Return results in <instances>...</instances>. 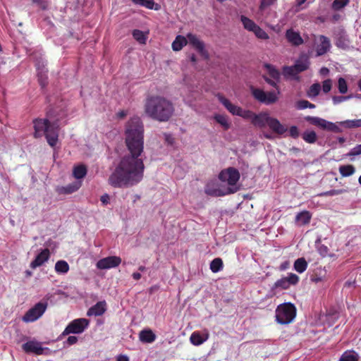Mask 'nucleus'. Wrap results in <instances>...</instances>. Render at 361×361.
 <instances>
[{
  "mask_svg": "<svg viewBox=\"0 0 361 361\" xmlns=\"http://www.w3.org/2000/svg\"><path fill=\"white\" fill-rule=\"evenodd\" d=\"M126 144L130 154L123 156L109 178L114 188L131 187L143 178L145 164L140 156L144 150V126L138 116L131 118L126 125Z\"/></svg>",
  "mask_w": 361,
  "mask_h": 361,
  "instance_id": "nucleus-1",
  "label": "nucleus"
},
{
  "mask_svg": "<svg viewBox=\"0 0 361 361\" xmlns=\"http://www.w3.org/2000/svg\"><path fill=\"white\" fill-rule=\"evenodd\" d=\"M145 111L150 118L161 122L167 121L174 111L172 102L161 96H151L146 99Z\"/></svg>",
  "mask_w": 361,
  "mask_h": 361,
  "instance_id": "nucleus-2",
  "label": "nucleus"
},
{
  "mask_svg": "<svg viewBox=\"0 0 361 361\" xmlns=\"http://www.w3.org/2000/svg\"><path fill=\"white\" fill-rule=\"evenodd\" d=\"M32 123L34 137L40 138L44 135L48 144L51 147H55L59 140V128L57 123H51L47 118H35Z\"/></svg>",
  "mask_w": 361,
  "mask_h": 361,
  "instance_id": "nucleus-3",
  "label": "nucleus"
},
{
  "mask_svg": "<svg viewBox=\"0 0 361 361\" xmlns=\"http://www.w3.org/2000/svg\"><path fill=\"white\" fill-rule=\"evenodd\" d=\"M263 78L269 85L276 88V92L270 91L265 92L261 89L252 87L251 89L252 94L256 100L261 103L265 104H274L278 100V95L280 94V90L278 85L280 80H276L273 78L271 79L266 75H263Z\"/></svg>",
  "mask_w": 361,
  "mask_h": 361,
  "instance_id": "nucleus-4",
  "label": "nucleus"
},
{
  "mask_svg": "<svg viewBox=\"0 0 361 361\" xmlns=\"http://www.w3.org/2000/svg\"><path fill=\"white\" fill-rule=\"evenodd\" d=\"M296 315V308L290 302L283 303L278 306L276 310V320L279 324H288Z\"/></svg>",
  "mask_w": 361,
  "mask_h": 361,
  "instance_id": "nucleus-5",
  "label": "nucleus"
},
{
  "mask_svg": "<svg viewBox=\"0 0 361 361\" xmlns=\"http://www.w3.org/2000/svg\"><path fill=\"white\" fill-rule=\"evenodd\" d=\"M89 324V320L85 318L74 319L66 327L61 334V336L68 335L70 334H82L88 327Z\"/></svg>",
  "mask_w": 361,
  "mask_h": 361,
  "instance_id": "nucleus-6",
  "label": "nucleus"
},
{
  "mask_svg": "<svg viewBox=\"0 0 361 361\" xmlns=\"http://www.w3.org/2000/svg\"><path fill=\"white\" fill-rule=\"evenodd\" d=\"M305 119L310 124L318 126L323 130H326L334 133H340L341 131L340 128L336 123L319 117L308 116H306Z\"/></svg>",
  "mask_w": 361,
  "mask_h": 361,
  "instance_id": "nucleus-7",
  "label": "nucleus"
},
{
  "mask_svg": "<svg viewBox=\"0 0 361 361\" xmlns=\"http://www.w3.org/2000/svg\"><path fill=\"white\" fill-rule=\"evenodd\" d=\"M47 307V302L37 303L25 313L23 317V320L25 322H33L36 321L44 313Z\"/></svg>",
  "mask_w": 361,
  "mask_h": 361,
  "instance_id": "nucleus-8",
  "label": "nucleus"
},
{
  "mask_svg": "<svg viewBox=\"0 0 361 361\" xmlns=\"http://www.w3.org/2000/svg\"><path fill=\"white\" fill-rule=\"evenodd\" d=\"M240 173L238 169L229 167L221 171L219 178L226 182L229 185H235L240 179Z\"/></svg>",
  "mask_w": 361,
  "mask_h": 361,
  "instance_id": "nucleus-9",
  "label": "nucleus"
},
{
  "mask_svg": "<svg viewBox=\"0 0 361 361\" xmlns=\"http://www.w3.org/2000/svg\"><path fill=\"white\" fill-rule=\"evenodd\" d=\"M188 43H189L204 59L209 58L208 51L205 49L204 43L199 37L192 33H188Z\"/></svg>",
  "mask_w": 361,
  "mask_h": 361,
  "instance_id": "nucleus-10",
  "label": "nucleus"
},
{
  "mask_svg": "<svg viewBox=\"0 0 361 361\" xmlns=\"http://www.w3.org/2000/svg\"><path fill=\"white\" fill-rule=\"evenodd\" d=\"M22 348L27 353H35L36 355L47 354V352L49 351L48 348L42 347L40 342L35 340L25 343L22 345Z\"/></svg>",
  "mask_w": 361,
  "mask_h": 361,
  "instance_id": "nucleus-11",
  "label": "nucleus"
},
{
  "mask_svg": "<svg viewBox=\"0 0 361 361\" xmlns=\"http://www.w3.org/2000/svg\"><path fill=\"white\" fill-rule=\"evenodd\" d=\"M121 262L119 257L111 256L103 258L97 262V267L99 269H107L118 267Z\"/></svg>",
  "mask_w": 361,
  "mask_h": 361,
  "instance_id": "nucleus-12",
  "label": "nucleus"
},
{
  "mask_svg": "<svg viewBox=\"0 0 361 361\" xmlns=\"http://www.w3.org/2000/svg\"><path fill=\"white\" fill-rule=\"evenodd\" d=\"M299 281V277L295 274H289L287 277L277 280L274 283L275 288L288 289L291 285H295Z\"/></svg>",
  "mask_w": 361,
  "mask_h": 361,
  "instance_id": "nucleus-13",
  "label": "nucleus"
},
{
  "mask_svg": "<svg viewBox=\"0 0 361 361\" xmlns=\"http://www.w3.org/2000/svg\"><path fill=\"white\" fill-rule=\"evenodd\" d=\"M319 43L316 46V52L317 56H322L327 53L331 48V42L330 39L324 36L319 35L318 37Z\"/></svg>",
  "mask_w": 361,
  "mask_h": 361,
  "instance_id": "nucleus-14",
  "label": "nucleus"
},
{
  "mask_svg": "<svg viewBox=\"0 0 361 361\" xmlns=\"http://www.w3.org/2000/svg\"><path fill=\"white\" fill-rule=\"evenodd\" d=\"M218 100L224 106V107L233 115L238 116L241 111V107L233 104L223 94L218 93L216 94Z\"/></svg>",
  "mask_w": 361,
  "mask_h": 361,
  "instance_id": "nucleus-15",
  "label": "nucleus"
},
{
  "mask_svg": "<svg viewBox=\"0 0 361 361\" xmlns=\"http://www.w3.org/2000/svg\"><path fill=\"white\" fill-rule=\"evenodd\" d=\"M50 252L49 249L46 248L42 250L35 257V259L30 263L32 269H36L42 266L49 258Z\"/></svg>",
  "mask_w": 361,
  "mask_h": 361,
  "instance_id": "nucleus-16",
  "label": "nucleus"
},
{
  "mask_svg": "<svg viewBox=\"0 0 361 361\" xmlns=\"http://www.w3.org/2000/svg\"><path fill=\"white\" fill-rule=\"evenodd\" d=\"M286 38L293 46H299L303 44V39L298 32L293 29H288L286 32Z\"/></svg>",
  "mask_w": 361,
  "mask_h": 361,
  "instance_id": "nucleus-17",
  "label": "nucleus"
},
{
  "mask_svg": "<svg viewBox=\"0 0 361 361\" xmlns=\"http://www.w3.org/2000/svg\"><path fill=\"white\" fill-rule=\"evenodd\" d=\"M106 310V303L104 301L97 302L94 305L91 307L87 312V315L90 316H101Z\"/></svg>",
  "mask_w": 361,
  "mask_h": 361,
  "instance_id": "nucleus-18",
  "label": "nucleus"
},
{
  "mask_svg": "<svg viewBox=\"0 0 361 361\" xmlns=\"http://www.w3.org/2000/svg\"><path fill=\"white\" fill-rule=\"evenodd\" d=\"M267 125L273 132L279 135H283L287 130V128L283 125H282L277 118H275L270 117V118L268 120Z\"/></svg>",
  "mask_w": 361,
  "mask_h": 361,
  "instance_id": "nucleus-19",
  "label": "nucleus"
},
{
  "mask_svg": "<svg viewBox=\"0 0 361 361\" xmlns=\"http://www.w3.org/2000/svg\"><path fill=\"white\" fill-rule=\"evenodd\" d=\"M35 66L37 70L41 69V72L38 73V82L42 87H44L47 85V77L43 73V69L44 68V63L43 59H36Z\"/></svg>",
  "mask_w": 361,
  "mask_h": 361,
  "instance_id": "nucleus-20",
  "label": "nucleus"
},
{
  "mask_svg": "<svg viewBox=\"0 0 361 361\" xmlns=\"http://www.w3.org/2000/svg\"><path fill=\"white\" fill-rule=\"evenodd\" d=\"M269 118H270V116L267 113L255 114L252 124L256 127L264 128L268 124Z\"/></svg>",
  "mask_w": 361,
  "mask_h": 361,
  "instance_id": "nucleus-21",
  "label": "nucleus"
},
{
  "mask_svg": "<svg viewBox=\"0 0 361 361\" xmlns=\"http://www.w3.org/2000/svg\"><path fill=\"white\" fill-rule=\"evenodd\" d=\"M81 181H75L66 186H62L58 189L60 194H72L77 191L81 187Z\"/></svg>",
  "mask_w": 361,
  "mask_h": 361,
  "instance_id": "nucleus-22",
  "label": "nucleus"
},
{
  "mask_svg": "<svg viewBox=\"0 0 361 361\" xmlns=\"http://www.w3.org/2000/svg\"><path fill=\"white\" fill-rule=\"evenodd\" d=\"M140 340L142 343H150L155 341L156 336L150 329H145L140 332Z\"/></svg>",
  "mask_w": 361,
  "mask_h": 361,
  "instance_id": "nucleus-23",
  "label": "nucleus"
},
{
  "mask_svg": "<svg viewBox=\"0 0 361 361\" xmlns=\"http://www.w3.org/2000/svg\"><path fill=\"white\" fill-rule=\"evenodd\" d=\"M209 338V334L207 333L204 335H202L198 331L193 332L190 338V342L195 345H200L206 341Z\"/></svg>",
  "mask_w": 361,
  "mask_h": 361,
  "instance_id": "nucleus-24",
  "label": "nucleus"
},
{
  "mask_svg": "<svg viewBox=\"0 0 361 361\" xmlns=\"http://www.w3.org/2000/svg\"><path fill=\"white\" fill-rule=\"evenodd\" d=\"M188 44V37L178 35L175 40L172 43V49L173 51H180L183 49L184 46Z\"/></svg>",
  "mask_w": 361,
  "mask_h": 361,
  "instance_id": "nucleus-25",
  "label": "nucleus"
},
{
  "mask_svg": "<svg viewBox=\"0 0 361 361\" xmlns=\"http://www.w3.org/2000/svg\"><path fill=\"white\" fill-rule=\"evenodd\" d=\"M87 169L85 165L80 164L75 166L73 169V176L75 178L80 180L87 175Z\"/></svg>",
  "mask_w": 361,
  "mask_h": 361,
  "instance_id": "nucleus-26",
  "label": "nucleus"
},
{
  "mask_svg": "<svg viewBox=\"0 0 361 361\" xmlns=\"http://www.w3.org/2000/svg\"><path fill=\"white\" fill-rule=\"evenodd\" d=\"M312 218V214L308 211H303L297 214L295 221L299 224H308Z\"/></svg>",
  "mask_w": 361,
  "mask_h": 361,
  "instance_id": "nucleus-27",
  "label": "nucleus"
},
{
  "mask_svg": "<svg viewBox=\"0 0 361 361\" xmlns=\"http://www.w3.org/2000/svg\"><path fill=\"white\" fill-rule=\"evenodd\" d=\"M264 67L267 69L270 78L276 80H280V72L274 66L269 63H265Z\"/></svg>",
  "mask_w": 361,
  "mask_h": 361,
  "instance_id": "nucleus-28",
  "label": "nucleus"
},
{
  "mask_svg": "<svg viewBox=\"0 0 361 361\" xmlns=\"http://www.w3.org/2000/svg\"><path fill=\"white\" fill-rule=\"evenodd\" d=\"M338 170L343 177L352 176L355 172L354 166L350 164L340 166Z\"/></svg>",
  "mask_w": 361,
  "mask_h": 361,
  "instance_id": "nucleus-29",
  "label": "nucleus"
},
{
  "mask_svg": "<svg viewBox=\"0 0 361 361\" xmlns=\"http://www.w3.org/2000/svg\"><path fill=\"white\" fill-rule=\"evenodd\" d=\"M307 267V263L305 258L301 257L296 259L294 262V269L298 273H303Z\"/></svg>",
  "mask_w": 361,
  "mask_h": 361,
  "instance_id": "nucleus-30",
  "label": "nucleus"
},
{
  "mask_svg": "<svg viewBox=\"0 0 361 361\" xmlns=\"http://www.w3.org/2000/svg\"><path fill=\"white\" fill-rule=\"evenodd\" d=\"M240 20L243 25L244 28L250 32H252L255 27L257 25L252 20L245 16H241Z\"/></svg>",
  "mask_w": 361,
  "mask_h": 361,
  "instance_id": "nucleus-31",
  "label": "nucleus"
},
{
  "mask_svg": "<svg viewBox=\"0 0 361 361\" xmlns=\"http://www.w3.org/2000/svg\"><path fill=\"white\" fill-rule=\"evenodd\" d=\"M302 139L309 144H313L316 142L317 140V135L313 130L305 131L302 135Z\"/></svg>",
  "mask_w": 361,
  "mask_h": 361,
  "instance_id": "nucleus-32",
  "label": "nucleus"
},
{
  "mask_svg": "<svg viewBox=\"0 0 361 361\" xmlns=\"http://www.w3.org/2000/svg\"><path fill=\"white\" fill-rule=\"evenodd\" d=\"M69 270V265L64 260H59L55 264V271L59 274H66Z\"/></svg>",
  "mask_w": 361,
  "mask_h": 361,
  "instance_id": "nucleus-33",
  "label": "nucleus"
},
{
  "mask_svg": "<svg viewBox=\"0 0 361 361\" xmlns=\"http://www.w3.org/2000/svg\"><path fill=\"white\" fill-rule=\"evenodd\" d=\"M340 361H358V355L355 351H345L341 355Z\"/></svg>",
  "mask_w": 361,
  "mask_h": 361,
  "instance_id": "nucleus-34",
  "label": "nucleus"
},
{
  "mask_svg": "<svg viewBox=\"0 0 361 361\" xmlns=\"http://www.w3.org/2000/svg\"><path fill=\"white\" fill-rule=\"evenodd\" d=\"M223 269V261L221 258H215L210 263V269L213 273H217Z\"/></svg>",
  "mask_w": 361,
  "mask_h": 361,
  "instance_id": "nucleus-35",
  "label": "nucleus"
},
{
  "mask_svg": "<svg viewBox=\"0 0 361 361\" xmlns=\"http://www.w3.org/2000/svg\"><path fill=\"white\" fill-rule=\"evenodd\" d=\"M132 2L135 4L140 5L144 6L149 9H153L154 6V0H131ZM155 10H157L158 8H154Z\"/></svg>",
  "mask_w": 361,
  "mask_h": 361,
  "instance_id": "nucleus-36",
  "label": "nucleus"
},
{
  "mask_svg": "<svg viewBox=\"0 0 361 361\" xmlns=\"http://www.w3.org/2000/svg\"><path fill=\"white\" fill-rule=\"evenodd\" d=\"M214 119L218 123L222 126L225 130H228L230 128V123L226 116L216 114L214 116Z\"/></svg>",
  "mask_w": 361,
  "mask_h": 361,
  "instance_id": "nucleus-37",
  "label": "nucleus"
},
{
  "mask_svg": "<svg viewBox=\"0 0 361 361\" xmlns=\"http://www.w3.org/2000/svg\"><path fill=\"white\" fill-rule=\"evenodd\" d=\"M133 37L140 44H145L146 43L147 37L144 32L140 30H134Z\"/></svg>",
  "mask_w": 361,
  "mask_h": 361,
  "instance_id": "nucleus-38",
  "label": "nucleus"
},
{
  "mask_svg": "<svg viewBox=\"0 0 361 361\" xmlns=\"http://www.w3.org/2000/svg\"><path fill=\"white\" fill-rule=\"evenodd\" d=\"M309 61H298L294 65L298 73L306 71L309 68Z\"/></svg>",
  "mask_w": 361,
  "mask_h": 361,
  "instance_id": "nucleus-39",
  "label": "nucleus"
},
{
  "mask_svg": "<svg viewBox=\"0 0 361 361\" xmlns=\"http://www.w3.org/2000/svg\"><path fill=\"white\" fill-rule=\"evenodd\" d=\"M204 192L206 194L214 197L223 196L225 195V193L222 192L219 189L212 188L209 185H207Z\"/></svg>",
  "mask_w": 361,
  "mask_h": 361,
  "instance_id": "nucleus-40",
  "label": "nucleus"
},
{
  "mask_svg": "<svg viewBox=\"0 0 361 361\" xmlns=\"http://www.w3.org/2000/svg\"><path fill=\"white\" fill-rule=\"evenodd\" d=\"M321 90V85L319 83H314L312 85L307 92V95L310 97H314L319 94Z\"/></svg>",
  "mask_w": 361,
  "mask_h": 361,
  "instance_id": "nucleus-41",
  "label": "nucleus"
},
{
  "mask_svg": "<svg viewBox=\"0 0 361 361\" xmlns=\"http://www.w3.org/2000/svg\"><path fill=\"white\" fill-rule=\"evenodd\" d=\"M252 32H254L255 36L259 39H269L268 34L258 25H257L255 27V28L253 30Z\"/></svg>",
  "mask_w": 361,
  "mask_h": 361,
  "instance_id": "nucleus-42",
  "label": "nucleus"
},
{
  "mask_svg": "<svg viewBox=\"0 0 361 361\" xmlns=\"http://www.w3.org/2000/svg\"><path fill=\"white\" fill-rule=\"evenodd\" d=\"M296 107L298 109H305L306 108L314 109L315 108V105L307 100L302 99L297 102Z\"/></svg>",
  "mask_w": 361,
  "mask_h": 361,
  "instance_id": "nucleus-43",
  "label": "nucleus"
},
{
  "mask_svg": "<svg viewBox=\"0 0 361 361\" xmlns=\"http://www.w3.org/2000/svg\"><path fill=\"white\" fill-rule=\"evenodd\" d=\"M338 89L341 94H345L348 92V85L343 78H339L338 80Z\"/></svg>",
  "mask_w": 361,
  "mask_h": 361,
  "instance_id": "nucleus-44",
  "label": "nucleus"
},
{
  "mask_svg": "<svg viewBox=\"0 0 361 361\" xmlns=\"http://www.w3.org/2000/svg\"><path fill=\"white\" fill-rule=\"evenodd\" d=\"M350 0H334L332 3V8L338 11L348 4Z\"/></svg>",
  "mask_w": 361,
  "mask_h": 361,
  "instance_id": "nucleus-45",
  "label": "nucleus"
},
{
  "mask_svg": "<svg viewBox=\"0 0 361 361\" xmlns=\"http://www.w3.org/2000/svg\"><path fill=\"white\" fill-rule=\"evenodd\" d=\"M342 123L348 128H358L361 127V119L348 120Z\"/></svg>",
  "mask_w": 361,
  "mask_h": 361,
  "instance_id": "nucleus-46",
  "label": "nucleus"
},
{
  "mask_svg": "<svg viewBox=\"0 0 361 361\" xmlns=\"http://www.w3.org/2000/svg\"><path fill=\"white\" fill-rule=\"evenodd\" d=\"M255 113L252 112L250 110H245L241 109L240 112L238 114V116H240L245 119H249L252 121Z\"/></svg>",
  "mask_w": 361,
  "mask_h": 361,
  "instance_id": "nucleus-47",
  "label": "nucleus"
},
{
  "mask_svg": "<svg viewBox=\"0 0 361 361\" xmlns=\"http://www.w3.org/2000/svg\"><path fill=\"white\" fill-rule=\"evenodd\" d=\"M283 71L284 75L295 76L298 74L294 66H284Z\"/></svg>",
  "mask_w": 361,
  "mask_h": 361,
  "instance_id": "nucleus-48",
  "label": "nucleus"
},
{
  "mask_svg": "<svg viewBox=\"0 0 361 361\" xmlns=\"http://www.w3.org/2000/svg\"><path fill=\"white\" fill-rule=\"evenodd\" d=\"M361 154V145H357L353 147L347 154V157H355Z\"/></svg>",
  "mask_w": 361,
  "mask_h": 361,
  "instance_id": "nucleus-49",
  "label": "nucleus"
},
{
  "mask_svg": "<svg viewBox=\"0 0 361 361\" xmlns=\"http://www.w3.org/2000/svg\"><path fill=\"white\" fill-rule=\"evenodd\" d=\"M332 81L331 79L325 80L322 84V90L324 93H328L331 90Z\"/></svg>",
  "mask_w": 361,
  "mask_h": 361,
  "instance_id": "nucleus-50",
  "label": "nucleus"
},
{
  "mask_svg": "<svg viewBox=\"0 0 361 361\" xmlns=\"http://www.w3.org/2000/svg\"><path fill=\"white\" fill-rule=\"evenodd\" d=\"M299 130H298V128L297 126H292L290 128H289V135L294 138V139H296L299 137Z\"/></svg>",
  "mask_w": 361,
  "mask_h": 361,
  "instance_id": "nucleus-51",
  "label": "nucleus"
},
{
  "mask_svg": "<svg viewBox=\"0 0 361 361\" xmlns=\"http://www.w3.org/2000/svg\"><path fill=\"white\" fill-rule=\"evenodd\" d=\"M317 250L319 253L323 257H326L328 255L329 248L327 246L324 245H317Z\"/></svg>",
  "mask_w": 361,
  "mask_h": 361,
  "instance_id": "nucleus-52",
  "label": "nucleus"
},
{
  "mask_svg": "<svg viewBox=\"0 0 361 361\" xmlns=\"http://www.w3.org/2000/svg\"><path fill=\"white\" fill-rule=\"evenodd\" d=\"M350 97V96H334L332 97V100L334 104H338L347 100Z\"/></svg>",
  "mask_w": 361,
  "mask_h": 361,
  "instance_id": "nucleus-53",
  "label": "nucleus"
},
{
  "mask_svg": "<svg viewBox=\"0 0 361 361\" xmlns=\"http://www.w3.org/2000/svg\"><path fill=\"white\" fill-rule=\"evenodd\" d=\"M275 1L276 0H261L259 10L260 11L264 10L266 7L269 6L271 4H273Z\"/></svg>",
  "mask_w": 361,
  "mask_h": 361,
  "instance_id": "nucleus-54",
  "label": "nucleus"
},
{
  "mask_svg": "<svg viewBox=\"0 0 361 361\" xmlns=\"http://www.w3.org/2000/svg\"><path fill=\"white\" fill-rule=\"evenodd\" d=\"M343 190H331L329 191L325 192L321 195H325V196H334V195H338L341 193H343Z\"/></svg>",
  "mask_w": 361,
  "mask_h": 361,
  "instance_id": "nucleus-55",
  "label": "nucleus"
},
{
  "mask_svg": "<svg viewBox=\"0 0 361 361\" xmlns=\"http://www.w3.org/2000/svg\"><path fill=\"white\" fill-rule=\"evenodd\" d=\"M78 337L75 336H70L67 340L64 342V345H71L77 343Z\"/></svg>",
  "mask_w": 361,
  "mask_h": 361,
  "instance_id": "nucleus-56",
  "label": "nucleus"
},
{
  "mask_svg": "<svg viewBox=\"0 0 361 361\" xmlns=\"http://www.w3.org/2000/svg\"><path fill=\"white\" fill-rule=\"evenodd\" d=\"M336 45L342 49H345L347 47L345 39L343 37H340L337 39Z\"/></svg>",
  "mask_w": 361,
  "mask_h": 361,
  "instance_id": "nucleus-57",
  "label": "nucleus"
},
{
  "mask_svg": "<svg viewBox=\"0 0 361 361\" xmlns=\"http://www.w3.org/2000/svg\"><path fill=\"white\" fill-rule=\"evenodd\" d=\"M109 200L110 197L107 194L103 195L100 198V200L104 205L107 204L109 202Z\"/></svg>",
  "mask_w": 361,
  "mask_h": 361,
  "instance_id": "nucleus-58",
  "label": "nucleus"
},
{
  "mask_svg": "<svg viewBox=\"0 0 361 361\" xmlns=\"http://www.w3.org/2000/svg\"><path fill=\"white\" fill-rule=\"evenodd\" d=\"M289 265H290V264L288 261L283 262L280 265V270L285 271L286 269H287L288 268Z\"/></svg>",
  "mask_w": 361,
  "mask_h": 361,
  "instance_id": "nucleus-59",
  "label": "nucleus"
},
{
  "mask_svg": "<svg viewBox=\"0 0 361 361\" xmlns=\"http://www.w3.org/2000/svg\"><path fill=\"white\" fill-rule=\"evenodd\" d=\"M116 361H129L128 356L126 355H119Z\"/></svg>",
  "mask_w": 361,
  "mask_h": 361,
  "instance_id": "nucleus-60",
  "label": "nucleus"
},
{
  "mask_svg": "<svg viewBox=\"0 0 361 361\" xmlns=\"http://www.w3.org/2000/svg\"><path fill=\"white\" fill-rule=\"evenodd\" d=\"M132 277L133 278V279L137 281V280L140 279L141 274L140 273H138V272H134L132 274Z\"/></svg>",
  "mask_w": 361,
  "mask_h": 361,
  "instance_id": "nucleus-61",
  "label": "nucleus"
},
{
  "mask_svg": "<svg viewBox=\"0 0 361 361\" xmlns=\"http://www.w3.org/2000/svg\"><path fill=\"white\" fill-rule=\"evenodd\" d=\"M329 71L327 68L323 67L320 70V73L323 75H326L329 73Z\"/></svg>",
  "mask_w": 361,
  "mask_h": 361,
  "instance_id": "nucleus-62",
  "label": "nucleus"
},
{
  "mask_svg": "<svg viewBox=\"0 0 361 361\" xmlns=\"http://www.w3.org/2000/svg\"><path fill=\"white\" fill-rule=\"evenodd\" d=\"M126 115H127V113H126V111H119V112L118 113V116L119 118H124L125 116H126Z\"/></svg>",
  "mask_w": 361,
  "mask_h": 361,
  "instance_id": "nucleus-63",
  "label": "nucleus"
},
{
  "mask_svg": "<svg viewBox=\"0 0 361 361\" xmlns=\"http://www.w3.org/2000/svg\"><path fill=\"white\" fill-rule=\"evenodd\" d=\"M341 18V16L339 14H334L333 16H332V20L334 22H336L338 20H339Z\"/></svg>",
  "mask_w": 361,
  "mask_h": 361,
  "instance_id": "nucleus-64",
  "label": "nucleus"
}]
</instances>
